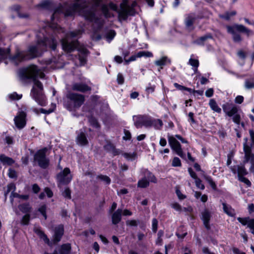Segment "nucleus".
Instances as JSON below:
<instances>
[{
	"mask_svg": "<svg viewBox=\"0 0 254 254\" xmlns=\"http://www.w3.org/2000/svg\"><path fill=\"white\" fill-rule=\"evenodd\" d=\"M19 76L23 81L31 79L33 82V86L30 95L36 102L41 106L46 104V99L43 93L42 83L38 80L39 77L43 78L45 74L34 65H31L26 68H22L19 71Z\"/></svg>",
	"mask_w": 254,
	"mask_h": 254,
	"instance_id": "nucleus-1",
	"label": "nucleus"
},
{
	"mask_svg": "<svg viewBox=\"0 0 254 254\" xmlns=\"http://www.w3.org/2000/svg\"><path fill=\"white\" fill-rule=\"evenodd\" d=\"M97 3L96 2L95 5L89 6V2L86 0H76L72 6L69 7L66 11L63 6H60L57 8L53 14L51 19L53 20L55 18H58L59 15L63 14L64 16H72L74 12H79L83 15L85 18L95 23H101L100 19L96 16L95 11Z\"/></svg>",
	"mask_w": 254,
	"mask_h": 254,
	"instance_id": "nucleus-2",
	"label": "nucleus"
},
{
	"mask_svg": "<svg viewBox=\"0 0 254 254\" xmlns=\"http://www.w3.org/2000/svg\"><path fill=\"white\" fill-rule=\"evenodd\" d=\"M67 101L64 103V107L69 111H75L79 109L85 101L83 95L69 92L66 95Z\"/></svg>",
	"mask_w": 254,
	"mask_h": 254,
	"instance_id": "nucleus-3",
	"label": "nucleus"
},
{
	"mask_svg": "<svg viewBox=\"0 0 254 254\" xmlns=\"http://www.w3.org/2000/svg\"><path fill=\"white\" fill-rule=\"evenodd\" d=\"M228 33L232 34V39L235 43H240L242 41L241 35L238 32L245 33L249 36L251 31L242 24H235L232 26H226Z\"/></svg>",
	"mask_w": 254,
	"mask_h": 254,
	"instance_id": "nucleus-4",
	"label": "nucleus"
},
{
	"mask_svg": "<svg viewBox=\"0 0 254 254\" xmlns=\"http://www.w3.org/2000/svg\"><path fill=\"white\" fill-rule=\"evenodd\" d=\"M82 33V31L77 30L68 33L66 38L62 39V47L64 51L67 52H71L74 51L78 45L77 40H71L70 38H74Z\"/></svg>",
	"mask_w": 254,
	"mask_h": 254,
	"instance_id": "nucleus-5",
	"label": "nucleus"
},
{
	"mask_svg": "<svg viewBox=\"0 0 254 254\" xmlns=\"http://www.w3.org/2000/svg\"><path fill=\"white\" fill-rule=\"evenodd\" d=\"M72 179L69 168L66 167L56 176L58 186L61 188L63 186L68 184Z\"/></svg>",
	"mask_w": 254,
	"mask_h": 254,
	"instance_id": "nucleus-6",
	"label": "nucleus"
},
{
	"mask_svg": "<svg viewBox=\"0 0 254 254\" xmlns=\"http://www.w3.org/2000/svg\"><path fill=\"white\" fill-rule=\"evenodd\" d=\"M136 5L135 1L133 2L131 6H130L127 4V0H124L120 4V10L119 12V17L123 20H126L128 15H133L134 14L133 7Z\"/></svg>",
	"mask_w": 254,
	"mask_h": 254,
	"instance_id": "nucleus-7",
	"label": "nucleus"
},
{
	"mask_svg": "<svg viewBox=\"0 0 254 254\" xmlns=\"http://www.w3.org/2000/svg\"><path fill=\"white\" fill-rule=\"evenodd\" d=\"M48 149L45 147L37 151L34 156V160L43 169L47 168L49 164V160L46 156Z\"/></svg>",
	"mask_w": 254,
	"mask_h": 254,
	"instance_id": "nucleus-8",
	"label": "nucleus"
},
{
	"mask_svg": "<svg viewBox=\"0 0 254 254\" xmlns=\"http://www.w3.org/2000/svg\"><path fill=\"white\" fill-rule=\"evenodd\" d=\"M143 177L138 181L137 187L140 188H146L149 186V182L156 183L157 180L155 176L147 170H144L142 172Z\"/></svg>",
	"mask_w": 254,
	"mask_h": 254,
	"instance_id": "nucleus-9",
	"label": "nucleus"
},
{
	"mask_svg": "<svg viewBox=\"0 0 254 254\" xmlns=\"http://www.w3.org/2000/svg\"><path fill=\"white\" fill-rule=\"evenodd\" d=\"M133 119L134 121V125L136 128H140L142 126L146 127H151L152 119L149 116L145 115L134 116Z\"/></svg>",
	"mask_w": 254,
	"mask_h": 254,
	"instance_id": "nucleus-10",
	"label": "nucleus"
},
{
	"mask_svg": "<svg viewBox=\"0 0 254 254\" xmlns=\"http://www.w3.org/2000/svg\"><path fill=\"white\" fill-rule=\"evenodd\" d=\"M26 113L23 111H21L19 112L14 118V123L18 128L22 129L25 126L26 124Z\"/></svg>",
	"mask_w": 254,
	"mask_h": 254,
	"instance_id": "nucleus-11",
	"label": "nucleus"
},
{
	"mask_svg": "<svg viewBox=\"0 0 254 254\" xmlns=\"http://www.w3.org/2000/svg\"><path fill=\"white\" fill-rule=\"evenodd\" d=\"M64 228L63 225H59L55 228L54 234L52 240V242L54 244H57L61 241L64 235Z\"/></svg>",
	"mask_w": 254,
	"mask_h": 254,
	"instance_id": "nucleus-12",
	"label": "nucleus"
},
{
	"mask_svg": "<svg viewBox=\"0 0 254 254\" xmlns=\"http://www.w3.org/2000/svg\"><path fill=\"white\" fill-rule=\"evenodd\" d=\"M71 89L73 91H79L84 93L88 91H90L91 88L86 84L82 82L73 83L71 86Z\"/></svg>",
	"mask_w": 254,
	"mask_h": 254,
	"instance_id": "nucleus-13",
	"label": "nucleus"
},
{
	"mask_svg": "<svg viewBox=\"0 0 254 254\" xmlns=\"http://www.w3.org/2000/svg\"><path fill=\"white\" fill-rule=\"evenodd\" d=\"M103 148L107 152L111 153L113 156L119 155L121 153V151L117 149L115 145L109 141L106 142V144L103 146Z\"/></svg>",
	"mask_w": 254,
	"mask_h": 254,
	"instance_id": "nucleus-14",
	"label": "nucleus"
},
{
	"mask_svg": "<svg viewBox=\"0 0 254 254\" xmlns=\"http://www.w3.org/2000/svg\"><path fill=\"white\" fill-rule=\"evenodd\" d=\"M211 217L210 212L207 209H204L201 212V219L203 221V224L207 230L210 229L209 221Z\"/></svg>",
	"mask_w": 254,
	"mask_h": 254,
	"instance_id": "nucleus-15",
	"label": "nucleus"
},
{
	"mask_svg": "<svg viewBox=\"0 0 254 254\" xmlns=\"http://www.w3.org/2000/svg\"><path fill=\"white\" fill-rule=\"evenodd\" d=\"M237 220L242 225H247L251 229L252 233L254 235V219H250L249 217H238Z\"/></svg>",
	"mask_w": 254,
	"mask_h": 254,
	"instance_id": "nucleus-16",
	"label": "nucleus"
},
{
	"mask_svg": "<svg viewBox=\"0 0 254 254\" xmlns=\"http://www.w3.org/2000/svg\"><path fill=\"white\" fill-rule=\"evenodd\" d=\"M122 213V209L119 208L113 212L112 215V222L113 224L116 225L121 221Z\"/></svg>",
	"mask_w": 254,
	"mask_h": 254,
	"instance_id": "nucleus-17",
	"label": "nucleus"
},
{
	"mask_svg": "<svg viewBox=\"0 0 254 254\" xmlns=\"http://www.w3.org/2000/svg\"><path fill=\"white\" fill-rule=\"evenodd\" d=\"M76 142L81 146H85L88 144V141L83 132H80L76 137Z\"/></svg>",
	"mask_w": 254,
	"mask_h": 254,
	"instance_id": "nucleus-18",
	"label": "nucleus"
},
{
	"mask_svg": "<svg viewBox=\"0 0 254 254\" xmlns=\"http://www.w3.org/2000/svg\"><path fill=\"white\" fill-rule=\"evenodd\" d=\"M243 148L245 152V160H248V159L254 157V154L252 153L251 147L246 143H244Z\"/></svg>",
	"mask_w": 254,
	"mask_h": 254,
	"instance_id": "nucleus-19",
	"label": "nucleus"
},
{
	"mask_svg": "<svg viewBox=\"0 0 254 254\" xmlns=\"http://www.w3.org/2000/svg\"><path fill=\"white\" fill-rule=\"evenodd\" d=\"M71 245L69 243L62 245L59 249V254H69L71 251Z\"/></svg>",
	"mask_w": 254,
	"mask_h": 254,
	"instance_id": "nucleus-20",
	"label": "nucleus"
},
{
	"mask_svg": "<svg viewBox=\"0 0 254 254\" xmlns=\"http://www.w3.org/2000/svg\"><path fill=\"white\" fill-rule=\"evenodd\" d=\"M196 17L193 14H190L188 15L185 20V24L187 27H190L193 24Z\"/></svg>",
	"mask_w": 254,
	"mask_h": 254,
	"instance_id": "nucleus-21",
	"label": "nucleus"
},
{
	"mask_svg": "<svg viewBox=\"0 0 254 254\" xmlns=\"http://www.w3.org/2000/svg\"><path fill=\"white\" fill-rule=\"evenodd\" d=\"M0 161L3 164H7L8 165H11L14 163V161L11 158L7 157L4 154L0 155Z\"/></svg>",
	"mask_w": 254,
	"mask_h": 254,
	"instance_id": "nucleus-22",
	"label": "nucleus"
},
{
	"mask_svg": "<svg viewBox=\"0 0 254 254\" xmlns=\"http://www.w3.org/2000/svg\"><path fill=\"white\" fill-rule=\"evenodd\" d=\"M223 209L225 213L230 216H233L235 215V211L230 205L225 203H223Z\"/></svg>",
	"mask_w": 254,
	"mask_h": 254,
	"instance_id": "nucleus-23",
	"label": "nucleus"
},
{
	"mask_svg": "<svg viewBox=\"0 0 254 254\" xmlns=\"http://www.w3.org/2000/svg\"><path fill=\"white\" fill-rule=\"evenodd\" d=\"M163 125V122L160 119H152L151 127H153L156 129H161Z\"/></svg>",
	"mask_w": 254,
	"mask_h": 254,
	"instance_id": "nucleus-24",
	"label": "nucleus"
},
{
	"mask_svg": "<svg viewBox=\"0 0 254 254\" xmlns=\"http://www.w3.org/2000/svg\"><path fill=\"white\" fill-rule=\"evenodd\" d=\"M209 105L211 109L214 111L218 113H220L221 112V108L218 107L216 101L214 99H212L210 100Z\"/></svg>",
	"mask_w": 254,
	"mask_h": 254,
	"instance_id": "nucleus-25",
	"label": "nucleus"
},
{
	"mask_svg": "<svg viewBox=\"0 0 254 254\" xmlns=\"http://www.w3.org/2000/svg\"><path fill=\"white\" fill-rule=\"evenodd\" d=\"M81 52L84 54V56L79 55V60L80 62V65H83L86 63V58L85 55L87 54L88 51L86 49L81 50Z\"/></svg>",
	"mask_w": 254,
	"mask_h": 254,
	"instance_id": "nucleus-26",
	"label": "nucleus"
},
{
	"mask_svg": "<svg viewBox=\"0 0 254 254\" xmlns=\"http://www.w3.org/2000/svg\"><path fill=\"white\" fill-rule=\"evenodd\" d=\"M244 87L246 89L254 88V78H250L246 79Z\"/></svg>",
	"mask_w": 254,
	"mask_h": 254,
	"instance_id": "nucleus-27",
	"label": "nucleus"
},
{
	"mask_svg": "<svg viewBox=\"0 0 254 254\" xmlns=\"http://www.w3.org/2000/svg\"><path fill=\"white\" fill-rule=\"evenodd\" d=\"M168 141L171 148L181 145L179 142L174 136H169Z\"/></svg>",
	"mask_w": 254,
	"mask_h": 254,
	"instance_id": "nucleus-28",
	"label": "nucleus"
},
{
	"mask_svg": "<svg viewBox=\"0 0 254 254\" xmlns=\"http://www.w3.org/2000/svg\"><path fill=\"white\" fill-rule=\"evenodd\" d=\"M168 141L171 148L181 145L179 142L174 136H169Z\"/></svg>",
	"mask_w": 254,
	"mask_h": 254,
	"instance_id": "nucleus-29",
	"label": "nucleus"
},
{
	"mask_svg": "<svg viewBox=\"0 0 254 254\" xmlns=\"http://www.w3.org/2000/svg\"><path fill=\"white\" fill-rule=\"evenodd\" d=\"M202 172V176L203 178L205 179L206 181L209 184L210 186L213 189L216 190V185L215 183L213 182L212 178L204 174V172L203 171Z\"/></svg>",
	"mask_w": 254,
	"mask_h": 254,
	"instance_id": "nucleus-30",
	"label": "nucleus"
},
{
	"mask_svg": "<svg viewBox=\"0 0 254 254\" xmlns=\"http://www.w3.org/2000/svg\"><path fill=\"white\" fill-rule=\"evenodd\" d=\"M167 62L170 63V61L168 59L167 57H163L161 59L156 61L155 64L158 66H162L166 65Z\"/></svg>",
	"mask_w": 254,
	"mask_h": 254,
	"instance_id": "nucleus-31",
	"label": "nucleus"
},
{
	"mask_svg": "<svg viewBox=\"0 0 254 254\" xmlns=\"http://www.w3.org/2000/svg\"><path fill=\"white\" fill-rule=\"evenodd\" d=\"M19 209L23 213H27L30 211L31 207H30L29 204L25 203L22 204L18 206Z\"/></svg>",
	"mask_w": 254,
	"mask_h": 254,
	"instance_id": "nucleus-32",
	"label": "nucleus"
},
{
	"mask_svg": "<svg viewBox=\"0 0 254 254\" xmlns=\"http://www.w3.org/2000/svg\"><path fill=\"white\" fill-rule=\"evenodd\" d=\"M213 37L211 34H207L203 36L200 37L197 40L196 42L198 44H203V42L207 39H212Z\"/></svg>",
	"mask_w": 254,
	"mask_h": 254,
	"instance_id": "nucleus-33",
	"label": "nucleus"
},
{
	"mask_svg": "<svg viewBox=\"0 0 254 254\" xmlns=\"http://www.w3.org/2000/svg\"><path fill=\"white\" fill-rule=\"evenodd\" d=\"M37 233L41 238L43 239L46 244L50 245V242L49 239L47 237V235L43 231L41 230H37Z\"/></svg>",
	"mask_w": 254,
	"mask_h": 254,
	"instance_id": "nucleus-34",
	"label": "nucleus"
},
{
	"mask_svg": "<svg viewBox=\"0 0 254 254\" xmlns=\"http://www.w3.org/2000/svg\"><path fill=\"white\" fill-rule=\"evenodd\" d=\"M237 12L236 11H232L230 12H227L224 14L221 15L220 17L226 20H229L231 16H234L236 14Z\"/></svg>",
	"mask_w": 254,
	"mask_h": 254,
	"instance_id": "nucleus-35",
	"label": "nucleus"
},
{
	"mask_svg": "<svg viewBox=\"0 0 254 254\" xmlns=\"http://www.w3.org/2000/svg\"><path fill=\"white\" fill-rule=\"evenodd\" d=\"M173 150H174L176 153L180 156L182 158H185V154L184 153L182 149L181 148V145L175 146L174 148H172Z\"/></svg>",
	"mask_w": 254,
	"mask_h": 254,
	"instance_id": "nucleus-36",
	"label": "nucleus"
},
{
	"mask_svg": "<svg viewBox=\"0 0 254 254\" xmlns=\"http://www.w3.org/2000/svg\"><path fill=\"white\" fill-rule=\"evenodd\" d=\"M189 64H190L192 66L194 67V72H196L197 71V67L199 65V62L197 60L193 59L190 58L189 60Z\"/></svg>",
	"mask_w": 254,
	"mask_h": 254,
	"instance_id": "nucleus-37",
	"label": "nucleus"
},
{
	"mask_svg": "<svg viewBox=\"0 0 254 254\" xmlns=\"http://www.w3.org/2000/svg\"><path fill=\"white\" fill-rule=\"evenodd\" d=\"M153 54L152 53L149 51H140L137 53V57L138 58H141L142 57H152Z\"/></svg>",
	"mask_w": 254,
	"mask_h": 254,
	"instance_id": "nucleus-38",
	"label": "nucleus"
},
{
	"mask_svg": "<svg viewBox=\"0 0 254 254\" xmlns=\"http://www.w3.org/2000/svg\"><path fill=\"white\" fill-rule=\"evenodd\" d=\"M97 178L104 182L107 185H109L111 183L110 178L108 176H106V175H98L97 177Z\"/></svg>",
	"mask_w": 254,
	"mask_h": 254,
	"instance_id": "nucleus-39",
	"label": "nucleus"
},
{
	"mask_svg": "<svg viewBox=\"0 0 254 254\" xmlns=\"http://www.w3.org/2000/svg\"><path fill=\"white\" fill-rule=\"evenodd\" d=\"M15 186L14 184H8L7 186V190L4 192L5 197H6V196L8 194V193L11 191L12 192L14 191L15 190Z\"/></svg>",
	"mask_w": 254,
	"mask_h": 254,
	"instance_id": "nucleus-40",
	"label": "nucleus"
},
{
	"mask_svg": "<svg viewBox=\"0 0 254 254\" xmlns=\"http://www.w3.org/2000/svg\"><path fill=\"white\" fill-rule=\"evenodd\" d=\"M248 173L247 170L244 166H239L238 167V177L244 176Z\"/></svg>",
	"mask_w": 254,
	"mask_h": 254,
	"instance_id": "nucleus-41",
	"label": "nucleus"
},
{
	"mask_svg": "<svg viewBox=\"0 0 254 254\" xmlns=\"http://www.w3.org/2000/svg\"><path fill=\"white\" fill-rule=\"evenodd\" d=\"M250 162L251 164V167L250 168V172L254 173V157H252V158L248 159V160H245L244 163H246Z\"/></svg>",
	"mask_w": 254,
	"mask_h": 254,
	"instance_id": "nucleus-42",
	"label": "nucleus"
},
{
	"mask_svg": "<svg viewBox=\"0 0 254 254\" xmlns=\"http://www.w3.org/2000/svg\"><path fill=\"white\" fill-rule=\"evenodd\" d=\"M62 194L63 196L67 199H71V191L68 188H66L63 192Z\"/></svg>",
	"mask_w": 254,
	"mask_h": 254,
	"instance_id": "nucleus-43",
	"label": "nucleus"
},
{
	"mask_svg": "<svg viewBox=\"0 0 254 254\" xmlns=\"http://www.w3.org/2000/svg\"><path fill=\"white\" fill-rule=\"evenodd\" d=\"M172 165L173 167H181L182 165L180 159L177 157L173 158Z\"/></svg>",
	"mask_w": 254,
	"mask_h": 254,
	"instance_id": "nucleus-44",
	"label": "nucleus"
},
{
	"mask_svg": "<svg viewBox=\"0 0 254 254\" xmlns=\"http://www.w3.org/2000/svg\"><path fill=\"white\" fill-rule=\"evenodd\" d=\"M123 155L127 160H134L136 157V153H124Z\"/></svg>",
	"mask_w": 254,
	"mask_h": 254,
	"instance_id": "nucleus-45",
	"label": "nucleus"
},
{
	"mask_svg": "<svg viewBox=\"0 0 254 254\" xmlns=\"http://www.w3.org/2000/svg\"><path fill=\"white\" fill-rule=\"evenodd\" d=\"M201 181L200 179L197 178V179H195V183L196 187L201 190H203L205 189L204 185L202 184Z\"/></svg>",
	"mask_w": 254,
	"mask_h": 254,
	"instance_id": "nucleus-46",
	"label": "nucleus"
},
{
	"mask_svg": "<svg viewBox=\"0 0 254 254\" xmlns=\"http://www.w3.org/2000/svg\"><path fill=\"white\" fill-rule=\"evenodd\" d=\"M139 221L135 220H127L126 221V225L130 226L136 227Z\"/></svg>",
	"mask_w": 254,
	"mask_h": 254,
	"instance_id": "nucleus-47",
	"label": "nucleus"
},
{
	"mask_svg": "<svg viewBox=\"0 0 254 254\" xmlns=\"http://www.w3.org/2000/svg\"><path fill=\"white\" fill-rule=\"evenodd\" d=\"M38 211L44 217L45 219H47V215H46V205H43L42 206H41L38 209Z\"/></svg>",
	"mask_w": 254,
	"mask_h": 254,
	"instance_id": "nucleus-48",
	"label": "nucleus"
},
{
	"mask_svg": "<svg viewBox=\"0 0 254 254\" xmlns=\"http://www.w3.org/2000/svg\"><path fill=\"white\" fill-rule=\"evenodd\" d=\"M238 112V109L236 107L233 106L232 107L230 111L227 113V115L229 117H232L234 116L237 112Z\"/></svg>",
	"mask_w": 254,
	"mask_h": 254,
	"instance_id": "nucleus-49",
	"label": "nucleus"
},
{
	"mask_svg": "<svg viewBox=\"0 0 254 254\" xmlns=\"http://www.w3.org/2000/svg\"><path fill=\"white\" fill-rule=\"evenodd\" d=\"M102 11L106 17L111 16L110 14L109 13L108 7L107 5H104L102 7Z\"/></svg>",
	"mask_w": 254,
	"mask_h": 254,
	"instance_id": "nucleus-50",
	"label": "nucleus"
},
{
	"mask_svg": "<svg viewBox=\"0 0 254 254\" xmlns=\"http://www.w3.org/2000/svg\"><path fill=\"white\" fill-rule=\"evenodd\" d=\"M30 220L29 214H26L24 215L21 220V223L23 225H28Z\"/></svg>",
	"mask_w": 254,
	"mask_h": 254,
	"instance_id": "nucleus-51",
	"label": "nucleus"
},
{
	"mask_svg": "<svg viewBox=\"0 0 254 254\" xmlns=\"http://www.w3.org/2000/svg\"><path fill=\"white\" fill-rule=\"evenodd\" d=\"M152 226V231L154 233H156L157 232V228H158V220L156 218L153 219Z\"/></svg>",
	"mask_w": 254,
	"mask_h": 254,
	"instance_id": "nucleus-52",
	"label": "nucleus"
},
{
	"mask_svg": "<svg viewBox=\"0 0 254 254\" xmlns=\"http://www.w3.org/2000/svg\"><path fill=\"white\" fill-rule=\"evenodd\" d=\"M9 97L12 100H19L22 97V95H18L16 92H13L9 95Z\"/></svg>",
	"mask_w": 254,
	"mask_h": 254,
	"instance_id": "nucleus-53",
	"label": "nucleus"
},
{
	"mask_svg": "<svg viewBox=\"0 0 254 254\" xmlns=\"http://www.w3.org/2000/svg\"><path fill=\"white\" fill-rule=\"evenodd\" d=\"M239 180L240 181L245 183L248 187H250L251 185V183L250 181L248 179L244 177V176L239 177Z\"/></svg>",
	"mask_w": 254,
	"mask_h": 254,
	"instance_id": "nucleus-54",
	"label": "nucleus"
},
{
	"mask_svg": "<svg viewBox=\"0 0 254 254\" xmlns=\"http://www.w3.org/2000/svg\"><path fill=\"white\" fill-rule=\"evenodd\" d=\"M234 156V153L232 152H230L227 155V165L229 166L231 162H232V159Z\"/></svg>",
	"mask_w": 254,
	"mask_h": 254,
	"instance_id": "nucleus-55",
	"label": "nucleus"
},
{
	"mask_svg": "<svg viewBox=\"0 0 254 254\" xmlns=\"http://www.w3.org/2000/svg\"><path fill=\"white\" fill-rule=\"evenodd\" d=\"M125 136L123 137L124 140H129L131 138V133L127 130H124Z\"/></svg>",
	"mask_w": 254,
	"mask_h": 254,
	"instance_id": "nucleus-56",
	"label": "nucleus"
},
{
	"mask_svg": "<svg viewBox=\"0 0 254 254\" xmlns=\"http://www.w3.org/2000/svg\"><path fill=\"white\" fill-rule=\"evenodd\" d=\"M8 176L11 178H14L17 177L16 172L15 170L9 169L8 170Z\"/></svg>",
	"mask_w": 254,
	"mask_h": 254,
	"instance_id": "nucleus-57",
	"label": "nucleus"
},
{
	"mask_svg": "<svg viewBox=\"0 0 254 254\" xmlns=\"http://www.w3.org/2000/svg\"><path fill=\"white\" fill-rule=\"evenodd\" d=\"M188 172L192 178L195 180L198 178L196 173L193 171L191 168H188Z\"/></svg>",
	"mask_w": 254,
	"mask_h": 254,
	"instance_id": "nucleus-58",
	"label": "nucleus"
},
{
	"mask_svg": "<svg viewBox=\"0 0 254 254\" xmlns=\"http://www.w3.org/2000/svg\"><path fill=\"white\" fill-rule=\"evenodd\" d=\"M171 206L172 208L176 210L177 211H181L182 208L181 205L178 203H174L171 204Z\"/></svg>",
	"mask_w": 254,
	"mask_h": 254,
	"instance_id": "nucleus-59",
	"label": "nucleus"
},
{
	"mask_svg": "<svg viewBox=\"0 0 254 254\" xmlns=\"http://www.w3.org/2000/svg\"><path fill=\"white\" fill-rule=\"evenodd\" d=\"M241 120V117L238 114L235 115L233 117V121L237 124H239Z\"/></svg>",
	"mask_w": 254,
	"mask_h": 254,
	"instance_id": "nucleus-60",
	"label": "nucleus"
},
{
	"mask_svg": "<svg viewBox=\"0 0 254 254\" xmlns=\"http://www.w3.org/2000/svg\"><path fill=\"white\" fill-rule=\"evenodd\" d=\"M231 108L232 107L228 103H226L223 106V110L226 114L228 113Z\"/></svg>",
	"mask_w": 254,
	"mask_h": 254,
	"instance_id": "nucleus-61",
	"label": "nucleus"
},
{
	"mask_svg": "<svg viewBox=\"0 0 254 254\" xmlns=\"http://www.w3.org/2000/svg\"><path fill=\"white\" fill-rule=\"evenodd\" d=\"M117 81L119 84H122L124 82V78L121 73H119L117 76Z\"/></svg>",
	"mask_w": 254,
	"mask_h": 254,
	"instance_id": "nucleus-62",
	"label": "nucleus"
},
{
	"mask_svg": "<svg viewBox=\"0 0 254 254\" xmlns=\"http://www.w3.org/2000/svg\"><path fill=\"white\" fill-rule=\"evenodd\" d=\"M213 89L212 88H209L205 92V95L207 97H211L213 95Z\"/></svg>",
	"mask_w": 254,
	"mask_h": 254,
	"instance_id": "nucleus-63",
	"label": "nucleus"
},
{
	"mask_svg": "<svg viewBox=\"0 0 254 254\" xmlns=\"http://www.w3.org/2000/svg\"><path fill=\"white\" fill-rule=\"evenodd\" d=\"M244 101V97L242 96H237L235 99V103L237 104H241Z\"/></svg>",
	"mask_w": 254,
	"mask_h": 254,
	"instance_id": "nucleus-64",
	"label": "nucleus"
}]
</instances>
